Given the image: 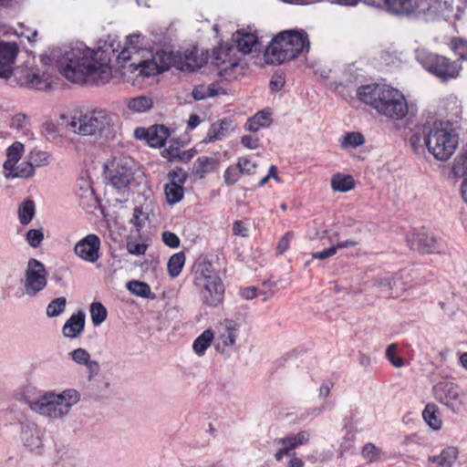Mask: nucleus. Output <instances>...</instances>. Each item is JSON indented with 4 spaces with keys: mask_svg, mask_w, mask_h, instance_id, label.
<instances>
[{
    "mask_svg": "<svg viewBox=\"0 0 467 467\" xmlns=\"http://www.w3.org/2000/svg\"><path fill=\"white\" fill-rule=\"evenodd\" d=\"M53 56L66 78L74 83L90 81L97 85L106 84L111 79L113 57L122 78L138 87H141L145 79L171 68L192 73L207 63L206 54L198 47L153 53L140 34L127 36L121 47L105 43L98 49H92L84 44H77Z\"/></svg>",
    "mask_w": 467,
    "mask_h": 467,
    "instance_id": "f257e3e1",
    "label": "nucleus"
},
{
    "mask_svg": "<svg viewBox=\"0 0 467 467\" xmlns=\"http://www.w3.org/2000/svg\"><path fill=\"white\" fill-rule=\"evenodd\" d=\"M357 96L362 102L389 119L402 120L408 115L409 105L404 94L391 86L364 85L358 88Z\"/></svg>",
    "mask_w": 467,
    "mask_h": 467,
    "instance_id": "f03ea898",
    "label": "nucleus"
},
{
    "mask_svg": "<svg viewBox=\"0 0 467 467\" xmlns=\"http://www.w3.org/2000/svg\"><path fill=\"white\" fill-rule=\"evenodd\" d=\"M410 141L415 152L426 147L439 161L450 160L459 145L458 135L445 122H434L431 126L424 127L421 133H414Z\"/></svg>",
    "mask_w": 467,
    "mask_h": 467,
    "instance_id": "7ed1b4c3",
    "label": "nucleus"
},
{
    "mask_svg": "<svg viewBox=\"0 0 467 467\" xmlns=\"http://www.w3.org/2000/svg\"><path fill=\"white\" fill-rule=\"evenodd\" d=\"M80 393L75 389H66L60 392L48 390L27 400V405L33 412L49 420H63L80 401Z\"/></svg>",
    "mask_w": 467,
    "mask_h": 467,
    "instance_id": "20e7f679",
    "label": "nucleus"
},
{
    "mask_svg": "<svg viewBox=\"0 0 467 467\" xmlns=\"http://www.w3.org/2000/svg\"><path fill=\"white\" fill-rule=\"evenodd\" d=\"M119 124V116L103 109H97L85 113H76L71 117L70 130L82 136L99 135L106 139L114 136Z\"/></svg>",
    "mask_w": 467,
    "mask_h": 467,
    "instance_id": "39448f33",
    "label": "nucleus"
},
{
    "mask_svg": "<svg viewBox=\"0 0 467 467\" xmlns=\"http://www.w3.org/2000/svg\"><path fill=\"white\" fill-rule=\"evenodd\" d=\"M309 47L308 36L304 30L282 31L267 47L265 58L270 64H282L307 52Z\"/></svg>",
    "mask_w": 467,
    "mask_h": 467,
    "instance_id": "423d86ee",
    "label": "nucleus"
},
{
    "mask_svg": "<svg viewBox=\"0 0 467 467\" xmlns=\"http://www.w3.org/2000/svg\"><path fill=\"white\" fill-rule=\"evenodd\" d=\"M48 56L31 57L23 65L16 67L10 85H20L28 88L46 90L53 82Z\"/></svg>",
    "mask_w": 467,
    "mask_h": 467,
    "instance_id": "0eeeda50",
    "label": "nucleus"
},
{
    "mask_svg": "<svg viewBox=\"0 0 467 467\" xmlns=\"http://www.w3.org/2000/svg\"><path fill=\"white\" fill-rule=\"evenodd\" d=\"M194 285L205 305L214 306L223 301L224 285L211 263L202 261L194 265Z\"/></svg>",
    "mask_w": 467,
    "mask_h": 467,
    "instance_id": "6e6552de",
    "label": "nucleus"
},
{
    "mask_svg": "<svg viewBox=\"0 0 467 467\" xmlns=\"http://www.w3.org/2000/svg\"><path fill=\"white\" fill-rule=\"evenodd\" d=\"M417 59L428 72L443 81L457 78L462 70V66L456 61L435 53L420 52Z\"/></svg>",
    "mask_w": 467,
    "mask_h": 467,
    "instance_id": "1a4fd4ad",
    "label": "nucleus"
},
{
    "mask_svg": "<svg viewBox=\"0 0 467 467\" xmlns=\"http://www.w3.org/2000/svg\"><path fill=\"white\" fill-rule=\"evenodd\" d=\"M134 162L130 158L114 157L106 165L109 185L118 191L125 190L133 180Z\"/></svg>",
    "mask_w": 467,
    "mask_h": 467,
    "instance_id": "9d476101",
    "label": "nucleus"
},
{
    "mask_svg": "<svg viewBox=\"0 0 467 467\" xmlns=\"http://www.w3.org/2000/svg\"><path fill=\"white\" fill-rule=\"evenodd\" d=\"M241 328V324L230 319L220 323L213 332L216 350L224 355H231L235 351Z\"/></svg>",
    "mask_w": 467,
    "mask_h": 467,
    "instance_id": "9b49d317",
    "label": "nucleus"
},
{
    "mask_svg": "<svg viewBox=\"0 0 467 467\" xmlns=\"http://www.w3.org/2000/svg\"><path fill=\"white\" fill-rule=\"evenodd\" d=\"M47 275L46 268L40 261L30 259L22 280L25 294L35 296L41 292L47 284Z\"/></svg>",
    "mask_w": 467,
    "mask_h": 467,
    "instance_id": "f8f14e48",
    "label": "nucleus"
},
{
    "mask_svg": "<svg viewBox=\"0 0 467 467\" xmlns=\"http://www.w3.org/2000/svg\"><path fill=\"white\" fill-rule=\"evenodd\" d=\"M24 153V145L20 142L13 143L6 152V161L4 163V174L6 178H28L32 176V169L25 162L18 163Z\"/></svg>",
    "mask_w": 467,
    "mask_h": 467,
    "instance_id": "ddd939ff",
    "label": "nucleus"
},
{
    "mask_svg": "<svg viewBox=\"0 0 467 467\" xmlns=\"http://www.w3.org/2000/svg\"><path fill=\"white\" fill-rule=\"evenodd\" d=\"M432 395L434 399L449 408L452 411H457L462 405V397L460 388L451 381H440L432 387Z\"/></svg>",
    "mask_w": 467,
    "mask_h": 467,
    "instance_id": "4468645a",
    "label": "nucleus"
},
{
    "mask_svg": "<svg viewBox=\"0 0 467 467\" xmlns=\"http://www.w3.org/2000/svg\"><path fill=\"white\" fill-rule=\"evenodd\" d=\"M372 286L383 296L399 297L407 289L406 283L400 274L385 273L378 275Z\"/></svg>",
    "mask_w": 467,
    "mask_h": 467,
    "instance_id": "2eb2a0df",
    "label": "nucleus"
},
{
    "mask_svg": "<svg viewBox=\"0 0 467 467\" xmlns=\"http://www.w3.org/2000/svg\"><path fill=\"white\" fill-rule=\"evenodd\" d=\"M238 60L231 47L220 46L213 51L212 63L220 68L219 74L223 77L233 76L234 70L238 67Z\"/></svg>",
    "mask_w": 467,
    "mask_h": 467,
    "instance_id": "dca6fc26",
    "label": "nucleus"
},
{
    "mask_svg": "<svg viewBox=\"0 0 467 467\" xmlns=\"http://www.w3.org/2000/svg\"><path fill=\"white\" fill-rule=\"evenodd\" d=\"M101 242L98 235L90 234L80 239L74 247L75 254L88 263H95L99 258Z\"/></svg>",
    "mask_w": 467,
    "mask_h": 467,
    "instance_id": "f3484780",
    "label": "nucleus"
},
{
    "mask_svg": "<svg viewBox=\"0 0 467 467\" xmlns=\"http://www.w3.org/2000/svg\"><path fill=\"white\" fill-rule=\"evenodd\" d=\"M446 5L441 0H416L412 18L431 22L442 17V10Z\"/></svg>",
    "mask_w": 467,
    "mask_h": 467,
    "instance_id": "a211bd4d",
    "label": "nucleus"
},
{
    "mask_svg": "<svg viewBox=\"0 0 467 467\" xmlns=\"http://www.w3.org/2000/svg\"><path fill=\"white\" fill-rule=\"evenodd\" d=\"M18 53L16 44L0 41V78L9 84L15 72L14 63Z\"/></svg>",
    "mask_w": 467,
    "mask_h": 467,
    "instance_id": "6ab92c4d",
    "label": "nucleus"
},
{
    "mask_svg": "<svg viewBox=\"0 0 467 467\" xmlns=\"http://www.w3.org/2000/svg\"><path fill=\"white\" fill-rule=\"evenodd\" d=\"M311 433L308 431H301L297 433L289 434L284 438L275 440V443L280 446V449L275 452V458L276 461H281L285 456L296 448L307 444L310 441Z\"/></svg>",
    "mask_w": 467,
    "mask_h": 467,
    "instance_id": "aec40b11",
    "label": "nucleus"
},
{
    "mask_svg": "<svg viewBox=\"0 0 467 467\" xmlns=\"http://www.w3.org/2000/svg\"><path fill=\"white\" fill-rule=\"evenodd\" d=\"M135 135L139 139H145L150 147L160 148L163 146L170 133L163 125H155L147 130L137 129Z\"/></svg>",
    "mask_w": 467,
    "mask_h": 467,
    "instance_id": "412c9836",
    "label": "nucleus"
},
{
    "mask_svg": "<svg viewBox=\"0 0 467 467\" xmlns=\"http://www.w3.org/2000/svg\"><path fill=\"white\" fill-rule=\"evenodd\" d=\"M21 441L30 451H36L43 445V432L35 423L21 425Z\"/></svg>",
    "mask_w": 467,
    "mask_h": 467,
    "instance_id": "4be33fe9",
    "label": "nucleus"
},
{
    "mask_svg": "<svg viewBox=\"0 0 467 467\" xmlns=\"http://www.w3.org/2000/svg\"><path fill=\"white\" fill-rule=\"evenodd\" d=\"M67 356L76 365L85 367L88 371L89 378L99 374L100 366L97 360L91 358L87 349L78 348L68 352Z\"/></svg>",
    "mask_w": 467,
    "mask_h": 467,
    "instance_id": "5701e85b",
    "label": "nucleus"
},
{
    "mask_svg": "<svg viewBox=\"0 0 467 467\" xmlns=\"http://www.w3.org/2000/svg\"><path fill=\"white\" fill-rule=\"evenodd\" d=\"M234 40L238 51L243 54L256 52L260 49L261 44L257 36L244 29L238 30L234 36Z\"/></svg>",
    "mask_w": 467,
    "mask_h": 467,
    "instance_id": "b1692460",
    "label": "nucleus"
},
{
    "mask_svg": "<svg viewBox=\"0 0 467 467\" xmlns=\"http://www.w3.org/2000/svg\"><path fill=\"white\" fill-rule=\"evenodd\" d=\"M85 328V313L78 311L73 314L64 324L62 333L65 337L77 338L78 337Z\"/></svg>",
    "mask_w": 467,
    "mask_h": 467,
    "instance_id": "393cba45",
    "label": "nucleus"
},
{
    "mask_svg": "<svg viewBox=\"0 0 467 467\" xmlns=\"http://www.w3.org/2000/svg\"><path fill=\"white\" fill-rule=\"evenodd\" d=\"M459 456V450L455 446L443 448L437 455L428 458V463L433 467H452Z\"/></svg>",
    "mask_w": 467,
    "mask_h": 467,
    "instance_id": "a878e982",
    "label": "nucleus"
},
{
    "mask_svg": "<svg viewBox=\"0 0 467 467\" xmlns=\"http://www.w3.org/2000/svg\"><path fill=\"white\" fill-rule=\"evenodd\" d=\"M384 8L394 15L410 17L414 13L416 0H381Z\"/></svg>",
    "mask_w": 467,
    "mask_h": 467,
    "instance_id": "bb28decb",
    "label": "nucleus"
},
{
    "mask_svg": "<svg viewBox=\"0 0 467 467\" xmlns=\"http://www.w3.org/2000/svg\"><path fill=\"white\" fill-rule=\"evenodd\" d=\"M232 123L230 119H222L213 122L207 132L206 141L214 142L223 139L228 134Z\"/></svg>",
    "mask_w": 467,
    "mask_h": 467,
    "instance_id": "cd10ccee",
    "label": "nucleus"
},
{
    "mask_svg": "<svg viewBox=\"0 0 467 467\" xmlns=\"http://www.w3.org/2000/svg\"><path fill=\"white\" fill-rule=\"evenodd\" d=\"M127 109L136 114L145 113L153 107V100L150 97L140 95L125 100Z\"/></svg>",
    "mask_w": 467,
    "mask_h": 467,
    "instance_id": "c85d7f7f",
    "label": "nucleus"
},
{
    "mask_svg": "<svg viewBox=\"0 0 467 467\" xmlns=\"http://www.w3.org/2000/svg\"><path fill=\"white\" fill-rule=\"evenodd\" d=\"M422 418L427 425L433 431H440L441 429L442 420L436 404L428 403L422 411Z\"/></svg>",
    "mask_w": 467,
    "mask_h": 467,
    "instance_id": "c756f323",
    "label": "nucleus"
},
{
    "mask_svg": "<svg viewBox=\"0 0 467 467\" xmlns=\"http://www.w3.org/2000/svg\"><path fill=\"white\" fill-rule=\"evenodd\" d=\"M270 124V112L262 110L252 118L248 119L245 123V130L251 132H256L262 128H266Z\"/></svg>",
    "mask_w": 467,
    "mask_h": 467,
    "instance_id": "7c9ffc66",
    "label": "nucleus"
},
{
    "mask_svg": "<svg viewBox=\"0 0 467 467\" xmlns=\"http://www.w3.org/2000/svg\"><path fill=\"white\" fill-rule=\"evenodd\" d=\"M51 154L45 150L37 149L32 150L28 154V161L26 164H29L32 169V176L34 175L35 168L47 166L50 163Z\"/></svg>",
    "mask_w": 467,
    "mask_h": 467,
    "instance_id": "2f4dec72",
    "label": "nucleus"
},
{
    "mask_svg": "<svg viewBox=\"0 0 467 467\" xmlns=\"http://www.w3.org/2000/svg\"><path fill=\"white\" fill-rule=\"evenodd\" d=\"M355 186V181L351 175L336 173L331 178V188L334 192H347Z\"/></svg>",
    "mask_w": 467,
    "mask_h": 467,
    "instance_id": "473e14b6",
    "label": "nucleus"
},
{
    "mask_svg": "<svg viewBox=\"0 0 467 467\" xmlns=\"http://www.w3.org/2000/svg\"><path fill=\"white\" fill-rule=\"evenodd\" d=\"M214 341V333L211 329L203 331L192 344L193 351L198 356H202L207 348L211 346L212 342Z\"/></svg>",
    "mask_w": 467,
    "mask_h": 467,
    "instance_id": "72a5a7b5",
    "label": "nucleus"
},
{
    "mask_svg": "<svg viewBox=\"0 0 467 467\" xmlns=\"http://www.w3.org/2000/svg\"><path fill=\"white\" fill-rule=\"evenodd\" d=\"M220 91V88L215 84L199 85L192 89V95L195 100H202L219 95Z\"/></svg>",
    "mask_w": 467,
    "mask_h": 467,
    "instance_id": "f704fd0d",
    "label": "nucleus"
},
{
    "mask_svg": "<svg viewBox=\"0 0 467 467\" xmlns=\"http://www.w3.org/2000/svg\"><path fill=\"white\" fill-rule=\"evenodd\" d=\"M127 288L131 294L137 296L151 299L155 297L154 294L151 292L150 285L144 282L137 280L130 281L127 284Z\"/></svg>",
    "mask_w": 467,
    "mask_h": 467,
    "instance_id": "c9c22d12",
    "label": "nucleus"
},
{
    "mask_svg": "<svg viewBox=\"0 0 467 467\" xmlns=\"http://www.w3.org/2000/svg\"><path fill=\"white\" fill-rule=\"evenodd\" d=\"M215 164L216 161L213 158L199 157L193 164V173L199 178H202L214 168Z\"/></svg>",
    "mask_w": 467,
    "mask_h": 467,
    "instance_id": "e433bc0d",
    "label": "nucleus"
},
{
    "mask_svg": "<svg viewBox=\"0 0 467 467\" xmlns=\"http://www.w3.org/2000/svg\"><path fill=\"white\" fill-rule=\"evenodd\" d=\"M166 199L169 204H175L182 201L184 195L183 185L169 182L164 187Z\"/></svg>",
    "mask_w": 467,
    "mask_h": 467,
    "instance_id": "4c0bfd02",
    "label": "nucleus"
},
{
    "mask_svg": "<svg viewBox=\"0 0 467 467\" xmlns=\"http://www.w3.org/2000/svg\"><path fill=\"white\" fill-rule=\"evenodd\" d=\"M365 143L364 136L359 132L346 133L340 139V146L343 150L355 149Z\"/></svg>",
    "mask_w": 467,
    "mask_h": 467,
    "instance_id": "58836bf2",
    "label": "nucleus"
},
{
    "mask_svg": "<svg viewBox=\"0 0 467 467\" xmlns=\"http://www.w3.org/2000/svg\"><path fill=\"white\" fill-rule=\"evenodd\" d=\"M412 248L422 253H434L438 248L437 241L432 235L425 234L419 236L417 244H413Z\"/></svg>",
    "mask_w": 467,
    "mask_h": 467,
    "instance_id": "ea45409f",
    "label": "nucleus"
},
{
    "mask_svg": "<svg viewBox=\"0 0 467 467\" xmlns=\"http://www.w3.org/2000/svg\"><path fill=\"white\" fill-rule=\"evenodd\" d=\"M185 264V255L183 253H176L171 255L168 261V272L169 275L174 278L178 276Z\"/></svg>",
    "mask_w": 467,
    "mask_h": 467,
    "instance_id": "a19ab883",
    "label": "nucleus"
},
{
    "mask_svg": "<svg viewBox=\"0 0 467 467\" xmlns=\"http://www.w3.org/2000/svg\"><path fill=\"white\" fill-rule=\"evenodd\" d=\"M107 309L99 302H94L90 305V317L94 326H99L107 318Z\"/></svg>",
    "mask_w": 467,
    "mask_h": 467,
    "instance_id": "79ce46f5",
    "label": "nucleus"
},
{
    "mask_svg": "<svg viewBox=\"0 0 467 467\" xmlns=\"http://www.w3.org/2000/svg\"><path fill=\"white\" fill-rule=\"evenodd\" d=\"M67 305V299L63 296L53 299L47 306L46 314L48 317L60 316Z\"/></svg>",
    "mask_w": 467,
    "mask_h": 467,
    "instance_id": "37998d69",
    "label": "nucleus"
},
{
    "mask_svg": "<svg viewBox=\"0 0 467 467\" xmlns=\"http://www.w3.org/2000/svg\"><path fill=\"white\" fill-rule=\"evenodd\" d=\"M35 206L32 201L24 202L18 209V217L22 224H28L34 216Z\"/></svg>",
    "mask_w": 467,
    "mask_h": 467,
    "instance_id": "c03bdc74",
    "label": "nucleus"
},
{
    "mask_svg": "<svg viewBox=\"0 0 467 467\" xmlns=\"http://www.w3.org/2000/svg\"><path fill=\"white\" fill-rule=\"evenodd\" d=\"M451 48L462 60H467V40L453 38L450 43Z\"/></svg>",
    "mask_w": 467,
    "mask_h": 467,
    "instance_id": "a18cd8bd",
    "label": "nucleus"
},
{
    "mask_svg": "<svg viewBox=\"0 0 467 467\" xmlns=\"http://www.w3.org/2000/svg\"><path fill=\"white\" fill-rule=\"evenodd\" d=\"M26 239L27 244L33 247L36 248L40 245L42 241L44 240V232L43 228L38 229H30L27 231Z\"/></svg>",
    "mask_w": 467,
    "mask_h": 467,
    "instance_id": "49530a36",
    "label": "nucleus"
},
{
    "mask_svg": "<svg viewBox=\"0 0 467 467\" xmlns=\"http://www.w3.org/2000/svg\"><path fill=\"white\" fill-rule=\"evenodd\" d=\"M397 345L390 344L386 349V357L395 368H401L404 361L401 358L396 356Z\"/></svg>",
    "mask_w": 467,
    "mask_h": 467,
    "instance_id": "de8ad7c7",
    "label": "nucleus"
},
{
    "mask_svg": "<svg viewBox=\"0 0 467 467\" xmlns=\"http://www.w3.org/2000/svg\"><path fill=\"white\" fill-rule=\"evenodd\" d=\"M240 174L242 173L240 172L238 164L228 167L223 174L225 183L228 185L234 184L238 181Z\"/></svg>",
    "mask_w": 467,
    "mask_h": 467,
    "instance_id": "09e8293b",
    "label": "nucleus"
},
{
    "mask_svg": "<svg viewBox=\"0 0 467 467\" xmlns=\"http://www.w3.org/2000/svg\"><path fill=\"white\" fill-rule=\"evenodd\" d=\"M237 164L240 169V172L244 175H251L254 173L256 169V164L247 158H240Z\"/></svg>",
    "mask_w": 467,
    "mask_h": 467,
    "instance_id": "8fccbe9b",
    "label": "nucleus"
},
{
    "mask_svg": "<svg viewBox=\"0 0 467 467\" xmlns=\"http://www.w3.org/2000/svg\"><path fill=\"white\" fill-rule=\"evenodd\" d=\"M379 454H380L379 449L377 448L372 443L366 444L362 449L363 457L369 462L377 461L379 457Z\"/></svg>",
    "mask_w": 467,
    "mask_h": 467,
    "instance_id": "3c124183",
    "label": "nucleus"
},
{
    "mask_svg": "<svg viewBox=\"0 0 467 467\" xmlns=\"http://www.w3.org/2000/svg\"><path fill=\"white\" fill-rule=\"evenodd\" d=\"M127 249L130 254L134 255L144 254L147 250V244L144 243H138L135 241L128 242Z\"/></svg>",
    "mask_w": 467,
    "mask_h": 467,
    "instance_id": "603ef678",
    "label": "nucleus"
},
{
    "mask_svg": "<svg viewBox=\"0 0 467 467\" xmlns=\"http://www.w3.org/2000/svg\"><path fill=\"white\" fill-rule=\"evenodd\" d=\"M169 177L171 179L170 182H175V184L184 185L187 179V174L182 169H177L171 171L169 173Z\"/></svg>",
    "mask_w": 467,
    "mask_h": 467,
    "instance_id": "864d4df0",
    "label": "nucleus"
},
{
    "mask_svg": "<svg viewBox=\"0 0 467 467\" xmlns=\"http://www.w3.org/2000/svg\"><path fill=\"white\" fill-rule=\"evenodd\" d=\"M294 237V234L292 232L286 233L281 239L278 241L277 244V252L280 254H283L285 251L288 250L290 246V242Z\"/></svg>",
    "mask_w": 467,
    "mask_h": 467,
    "instance_id": "5fc2aeb1",
    "label": "nucleus"
},
{
    "mask_svg": "<svg viewBox=\"0 0 467 467\" xmlns=\"http://www.w3.org/2000/svg\"><path fill=\"white\" fill-rule=\"evenodd\" d=\"M162 241L171 248H177L180 245L179 237L171 232H164L162 234Z\"/></svg>",
    "mask_w": 467,
    "mask_h": 467,
    "instance_id": "6e6d98bb",
    "label": "nucleus"
},
{
    "mask_svg": "<svg viewBox=\"0 0 467 467\" xmlns=\"http://www.w3.org/2000/svg\"><path fill=\"white\" fill-rule=\"evenodd\" d=\"M233 234L234 235L247 237L249 229L243 221H235L233 224Z\"/></svg>",
    "mask_w": 467,
    "mask_h": 467,
    "instance_id": "4d7b16f0",
    "label": "nucleus"
},
{
    "mask_svg": "<svg viewBox=\"0 0 467 467\" xmlns=\"http://www.w3.org/2000/svg\"><path fill=\"white\" fill-rule=\"evenodd\" d=\"M258 139L250 135H244L241 138V143L247 149L254 150L259 146Z\"/></svg>",
    "mask_w": 467,
    "mask_h": 467,
    "instance_id": "13d9d810",
    "label": "nucleus"
},
{
    "mask_svg": "<svg viewBox=\"0 0 467 467\" xmlns=\"http://www.w3.org/2000/svg\"><path fill=\"white\" fill-rule=\"evenodd\" d=\"M337 254V247L331 246L326 250L314 253L312 254L313 258L319 259V260H325L328 257H331Z\"/></svg>",
    "mask_w": 467,
    "mask_h": 467,
    "instance_id": "bf43d9fd",
    "label": "nucleus"
},
{
    "mask_svg": "<svg viewBox=\"0 0 467 467\" xmlns=\"http://www.w3.org/2000/svg\"><path fill=\"white\" fill-rule=\"evenodd\" d=\"M26 121L27 119L25 115L18 114L13 118L11 126L16 129H22L26 126Z\"/></svg>",
    "mask_w": 467,
    "mask_h": 467,
    "instance_id": "052dcab7",
    "label": "nucleus"
},
{
    "mask_svg": "<svg viewBox=\"0 0 467 467\" xmlns=\"http://www.w3.org/2000/svg\"><path fill=\"white\" fill-rule=\"evenodd\" d=\"M240 296L245 300H251L256 296V288L254 286L243 288Z\"/></svg>",
    "mask_w": 467,
    "mask_h": 467,
    "instance_id": "680f3d73",
    "label": "nucleus"
},
{
    "mask_svg": "<svg viewBox=\"0 0 467 467\" xmlns=\"http://www.w3.org/2000/svg\"><path fill=\"white\" fill-rule=\"evenodd\" d=\"M330 3L343 6H357L361 0H328Z\"/></svg>",
    "mask_w": 467,
    "mask_h": 467,
    "instance_id": "e2e57ef3",
    "label": "nucleus"
},
{
    "mask_svg": "<svg viewBox=\"0 0 467 467\" xmlns=\"http://www.w3.org/2000/svg\"><path fill=\"white\" fill-rule=\"evenodd\" d=\"M271 88L274 90H279L284 86V79L281 76L273 77L270 82Z\"/></svg>",
    "mask_w": 467,
    "mask_h": 467,
    "instance_id": "0e129e2a",
    "label": "nucleus"
},
{
    "mask_svg": "<svg viewBox=\"0 0 467 467\" xmlns=\"http://www.w3.org/2000/svg\"><path fill=\"white\" fill-rule=\"evenodd\" d=\"M357 244H358V242L348 239L346 241L338 242L336 245H333V246L337 247V249L353 247V246H356Z\"/></svg>",
    "mask_w": 467,
    "mask_h": 467,
    "instance_id": "69168bd1",
    "label": "nucleus"
},
{
    "mask_svg": "<svg viewBox=\"0 0 467 467\" xmlns=\"http://www.w3.org/2000/svg\"><path fill=\"white\" fill-rule=\"evenodd\" d=\"M201 123L200 117L198 115H191L188 120V127L191 130L195 129Z\"/></svg>",
    "mask_w": 467,
    "mask_h": 467,
    "instance_id": "338daca9",
    "label": "nucleus"
},
{
    "mask_svg": "<svg viewBox=\"0 0 467 467\" xmlns=\"http://www.w3.org/2000/svg\"><path fill=\"white\" fill-rule=\"evenodd\" d=\"M288 467H305V463L299 457L293 456L288 462Z\"/></svg>",
    "mask_w": 467,
    "mask_h": 467,
    "instance_id": "774afa93",
    "label": "nucleus"
}]
</instances>
